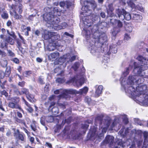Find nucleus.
Returning <instances> with one entry per match:
<instances>
[{"mask_svg":"<svg viewBox=\"0 0 148 148\" xmlns=\"http://www.w3.org/2000/svg\"><path fill=\"white\" fill-rule=\"evenodd\" d=\"M25 82L24 81H22L21 82H19L18 83V85L22 88L24 87L25 85Z\"/></svg>","mask_w":148,"mask_h":148,"instance_id":"6e6d98bb","label":"nucleus"},{"mask_svg":"<svg viewBox=\"0 0 148 148\" xmlns=\"http://www.w3.org/2000/svg\"><path fill=\"white\" fill-rule=\"evenodd\" d=\"M105 122L106 123H104V125L106 128H108L111 123V120L110 119H106Z\"/></svg>","mask_w":148,"mask_h":148,"instance_id":"37998d69","label":"nucleus"},{"mask_svg":"<svg viewBox=\"0 0 148 148\" xmlns=\"http://www.w3.org/2000/svg\"><path fill=\"white\" fill-rule=\"evenodd\" d=\"M114 9L113 7L112 4H110L108 5V8L107 9V11H114Z\"/></svg>","mask_w":148,"mask_h":148,"instance_id":"13d9d810","label":"nucleus"},{"mask_svg":"<svg viewBox=\"0 0 148 148\" xmlns=\"http://www.w3.org/2000/svg\"><path fill=\"white\" fill-rule=\"evenodd\" d=\"M72 119V117L71 116H69L67 119H65L64 120V122L67 123H69L71 122V120Z\"/></svg>","mask_w":148,"mask_h":148,"instance_id":"680f3d73","label":"nucleus"},{"mask_svg":"<svg viewBox=\"0 0 148 148\" xmlns=\"http://www.w3.org/2000/svg\"><path fill=\"white\" fill-rule=\"evenodd\" d=\"M27 110L29 113H32L33 112L34 110L31 106L28 108L27 109Z\"/></svg>","mask_w":148,"mask_h":148,"instance_id":"338daca9","label":"nucleus"},{"mask_svg":"<svg viewBox=\"0 0 148 148\" xmlns=\"http://www.w3.org/2000/svg\"><path fill=\"white\" fill-rule=\"evenodd\" d=\"M8 44L6 42H5L4 43H2L1 44V47L2 48H5L6 49H8Z\"/></svg>","mask_w":148,"mask_h":148,"instance_id":"3c124183","label":"nucleus"},{"mask_svg":"<svg viewBox=\"0 0 148 148\" xmlns=\"http://www.w3.org/2000/svg\"><path fill=\"white\" fill-rule=\"evenodd\" d=\"M7 81L5 80L2 83L1 81L0 80V86L1 88L2 89H5V83Z\"/></svg>","mask_w":148,"mask_h":148,"instance_id":"4d7b16f0","label":"nucleus"},{"mask_svg":"<svg viewBox=\"0 0 148 148\" xmlns=\"http://www.w3.org/2000/svg\"><path fill=\"white\" fill-rule=\"evenodd\" d=\"M16 43L17 44V47L18 49L21 52H22L23 48L22 47L21 42L20 40H17L16 41Z\"/></svg>","mask_w":148,"mask_h":148,"instance_id":"473e14b6","label":"nucleus"},{"mask_svg":"<svg viewBox=\"0 0 148 148\" xmlns=\"http://www.w3.org/2000/svg\"><path fill=\"white\" fill-rule=\"evenodd\" d=\"M66 59L64 57H60L59 58L58 61V64H62L66 61Z\"/></svg>","mask_w":148,"mask_h":148,"instance_id":"ea45409f","label":"nucleus"},{"mask_svg":"<svg viewBox=\"0 0 148 148\" xmlns=\"http://www.w3.org/2000/svg\"><path fill=\"white\" fill-rule=\"evenodd\" d=\"M134 70L136 69L139 68L138 70L137 71V74L138 76H140L141 77L138 78V79L136 80L137 78L136 76H131L130 75L128 77V79L129 80V82H128L127 84L128 85L130 84V85L131 86H132L134 84V82L135 81L137 84H142L144 81L145 79L144 78L145 77L146 75H145L143 74H142V71H143V65H141L140 66L136 62H134ZM132 86H129L128 87V89L130 90L129 87ZM130 92L132 90L131 88Z\"/></svg>","mask_w":148,"mask_h":148,"instance_id":"f257e3e1","label":"nucleus"},{"mask_svg":"<svg viewBox=\"0 0 148 148\" xmlns=\"http://www.w3.org/2000/svg\"><path fill=\"white\" fill-rule=\"evenodd\" d=\"M1 12L2 13L1 14V16L2 18L7 19L9 18L8 14L5 8L1 9Z\"/></svg>","mask_w":148,"mask_h":148,"instance_id":"f3484780","label":"nucleus"},{"mask_svg":"<svg viewBox=\"0 0 148 148\" xmlns=\"http://www.w3.org/2000/svg\"><path fill=\"white\" fill-rule=\"evenodd\" d=\"M133 1V0H128L127 1V3L128 5L130 6L131 7H133L134 5V3Z\"/></svg>","mask_w":148,"mask_h":148,"instance_id":"864d4df0","label":"nucleus"},{"mask_svg":"<svg viewBox=\"0 0 148 148\" xmlns=\"http://www.w3.org/2000/svg\"><path fill=\"white\" fill-rule=\"evenodd\" d=\"M3 95L7 97L8 96V94L5 90H4L2 91H0V97H2Z\"/></svg>","mask_w":148,"mask_h":148,"instance_id":"e433bc0d","label":"nucleus"},{"mask_svg":"<svg viewBox=\"0 0 148 148\" xmlns=\"http://www.w3.org/2000/svg\"><path fill=\"white\" fill-rule=\"evenodd\" d=\"M55 121L57 122V124L54 127V132L55 133H59L60 129L63 127V125L62 124H58L59 123V120L58 119H56Z\"/></svg>","mask_w":148,"mask_h":148,"instance_id":"f8f14e48","label":"nucleus"},{"mask_svg":"<svg viewBox=\"0 0 148 148\" xmlns=\"http://www.w3.org/2000/svg\"><path fill=\"white\" fill-rule=\"evenodd\" d=\"M110 22L113 25H117L118 27V29L121 28L123 27V24L122 22L120 20H118L116 19H111L110 21Z\"/></svg>","mask_w":148,"mask_h":148,"instance_id":"1a4fd4ad","label":"nucleus"},{"mask_svg":"<svg viewBox=\"0 0 148 148\" xmlns=\"http://www.w3.org/2000/svg\"><path fill=\"white\" fill-rule=\"evenodd\" d=\"M103 117L104 116L102 115H98L95 118V120L96 122H99V124L101 125Z\"/></svg>","mask_w":148,"mask_h":148,"instance_id":"412c9836","label":"nucleus"},{"mask_svg":"<svg viewBox=\"0 0 148 148\" xmlns=\"http://www.w3.org/2000/svg\"><path fill=\"white\" fill-rule=\"evenodd\" d=\"M68 93H67L66 92H65L64 91V92L62 93V94L60 95H59L60 97L62 98H67L68 97Z\"/></svg>","mask_w":148,"mask_h":148,"instance_id":"8fccbe9b","label":"nucleus"},{"mask_svg":"<svg viewBox=\"0 0 148 148\" xmlns=\"http://www.w3.org/2000/svg\"><path fill=\"white\" fill-rule=\"evenodd\" d=\"M45 121H46V118L45 116L41 117L40 118V122L42 125L44 126L46 125Z\"/></svg>","mask_w":148,"mask_h":148,"instance_id":"58836bf2","label":"nucleus"},{"mask_svg":"<svg viewBox=\"0 0 148 148\" xmlns=\"http://www.w3.org/2000/svg\"><path fill=\"white\" fill-rule=\"evenodd\" d=\"M21 29L22 32H24L26 29L27 31L25 32V35L26 36L29 35V32L31 30V27H30L28 26L26 27L25 25H22L21 26Z\"/></svg>","mask_w":148,"mask_h":148,"instance_id":"4468645a","label":"nucleus"},{"mask_svg":"<svg viewBox=\"0 0 148 148\" xmlns=\"http://www.w3.org/2000/svg\"><path fill=\"white\" fill-rule=\"evenodd\" d=\"M55 34V33L53 32H45L43 34L42 36L45 40L51 39V40H53V41H54V39L53 38H55L56 36V35H54Z\"/></svg>","mask_w":148,"mask_h":148,"instance_id":"423d86ee","label":"nucleus"},{"mask_svg":"<svg viewBox=\"0 0 148 148\" xmlns=\"http://www.w3.org/2000/svg\"><path fill=\"white\" fill-rule=\"evenodd\" d=\"M126 12V11L123 9H118L116 10V13L119 17H120L121 15H123Z\"/></svg>","mask_w":148,"mask_h":148,"instance_id":"a878e982","label":"nucleus"},{"mask_svg":"<svg viewBox=\"0 0 148 148\" xmlns=\"http://www.w3.org/2000/svg\"><path fill=\"white\" fill-rule=\"evenodd\" d=\"M60 56L59 53L58 52H53L51 53L49 56L52 59H55L58 58Z\"/></svg>","mask_w":148,"mask_h":148,"instance_id":"bb28decb","label":"nucleus"},{"mask_svg":"<svg viewBox=\"0 0 148 148\" xmlns=\"http://www.w3.org/2000/svg\"><path fill=\"white\" fill-rule=\"evenodd\" d=\"M64 92L68 94L71 95L78 94V91L75 90L73 89H66L64 90Z\"/></svg>","mask_w":148,"mask_h":148,"instance_id":"5701e85b","label":"nucleus"},{"mask_svg":"<svg viewBox=\"0 0 148 148\" xmlns=\"http://www.w3.org/2000/svg\"><path fill=\"white\" fill-rule=\"evenodd\" d=\"M120 29L116 27L114 28V31L112 32V34L114 36H116V34L120 31Z\"/></svg>","mask_w":148,"mask_h":148,"instance_id":"c9c22d12","label":"nucleus"},{"mask_svg":"<svg viewBox=\"0 0 148 148\" xmlns=\"http://www.w3.org/2000/svg\"><path fill=\"white\" fill-rule=\"evenodd\" d=\"M11 61L16 64H18L20 63L19 60L17 58H14L11 59Z\"/></svg>","mask_w":148,"mask_h":148,"instance_id":"49530a36","label":"nucleus"},{"mask_svg":"<svg viewBox=\"0 0 148 148\" xmlns=\"http://www.w3.org/2000/svg\"><path fill=\"white\" fill-rule=\"evenodd\" d=\"M11 86L12 89L11 90H12L13 92L17 95H18L20 93V91L19 90L17 86L16 85L13 84L11 85Z\"/></svg>","mask_w":148,"mask_h":148,"instance_id":"393cba45","label":"nucleus"},{"mask_svg":"<svg viewBox=\"0 0 148 148\" xmlns=\"http://www.w3.org/2000/svg\"><path fill=\"white\" fill-rule=\"evenodd\" d=\"M58 16H53V17L52 18V20L51 21V25H52L53 26L55 27H56L57 25H58L60 21V18L57 17Z\"/></svg>","mask_w":148,"mask_h":148,"instance_id":"9b49d317","label":"nucleus"},{"mask_svg":"<svg viewBox=\"0 0 148 148\" xmlns=\"http://www.w3.org/2000/svg\"><path fill=\"white\" fill-rule=\"evenodd\" d=\"M14 119L15 122L16 123L21 124L26 127L27 126L26 122L24 119H20L18 117H15Z\"/></svg>","mask_w":148,"mask_h":148,"instance_id":"aec40b11","label":"nucleus"},{"mask_svg":"<svg viewBox=\"0 0 148 148\" xmlns=\"http://www.w3.org/2000/svg\"><path fill=\"white\" fill-rule=\"evenodd\" d=\"M143 142V139H141L137 141L136 143L138 147L139 148L142 145Z\"/></svg>","mask_w":148,"mask_h":148,"instance_id":"5fc2aeb1","label":"nucleus"},{"mask_svg":"<svg viewBox=\"0 0 148 148\" xmlns=\"http://www.w3.org/2000/svg\"><path fill=\"white\" fill-rule=\"evenodd\" d=\"M18 35L19 38H20L22 40V43L24 44H25V40L23 38L21 35V34L19 33H18Z\"/></svg>","mask_w":148,"mask_h":148,"instance_id":"0e129e2a","label":"nucleus"},{"mask_svg":"<svg viewBox=\"0 0 148 148\" xmlns=\"http://www.w3.org/2000/svg\"><path fill=\"white\" fill-rule=\"evenodd\" d=\"M0 110H1L3 111H5V110L3 107L2 102L1 101H0Z\"/></svg>","mask_w":148,"mask_h":148,"instance_id":"69168bd1","label":"nucleus"},{"mask_svg":"<svg viewBox=\"0 0 148 148\" xmlns=\"http://www.w3.org/2000/svg\"><path fill=\"white\" fill-rule=\"evenodd\" d=\"M46 121L48 123H51L54 120V118L53 116L50 115L46 117Z\"/></svg>","mask_w":148,"mask_h":148,"instance_id":"7c9ffc66","label":"nucleus"},{"mask_svg":"<svg viewBox=\"0 0 148 148\" xmlns=\"http://www.w3.org/2000/svg\"><path fill=\"white\" fill-rule=\"evenodd\" d=\"M29 90L27 88H23L21 89V91H20V93L19 95H21L22 94H25L26 95L29 94Z\"/></svg>","mask_w":148,"mask_h":148,"instance_id":"c756f323","label":"nucleus"},{"mask_svg":"<svg viewBox=\"0 0 148 148\" xmlns=\"http://www.w3.org/2000/svg\"><path fill=\"white\" fill-rule=\"evenodd\" d=\"M10 100L8 104V106L12 109H19L22 113H24V111L19 104L20 101V98L17 96L12 97L10 99H8Z\"/></svg>","mask_w":148,"mask_h":148,"instance_id":"20e7f679","label":"nucleus"},{"mask_svg":"<svg viewBox=\"0 0 148 148\" xmlns=\"http://www.w3.org/2000/svg\"><path fill=\"white\" fill-rule=\"evenodd\" d=\"M44 79L41 76H40L38 78V82L41 84H45L44 81Z\"/></svg>","mask_w":148,"mask_h":148,"instance_id":"a18cd8bd","label":"nucleus"},{"mask_svg":"<svg viewBox=\"0 0 148 148\" xmlns=\"http://www.w3.org/2000/svg\"><path fill=\"white\" fill-rule=\"evenodd\" d=\"M5 41L7 43H8V44L9 43L11 45H13L14 43V40L10 36L6 38L5 40Z\"/></svg>","mask_w":148,"mask_h":148,"instance_id":"cd10ccee","label":"nucleus"},{"mask_svg":"<svg viewBox=\"0 0 148 148\" xmlns=\"http://www.w3.org/2000/svg\"><path fill=\"white\" fill-rule=\"evenodd\" d=\"M145 58L143 57L142 56H138L137 58V59L140 62V63L141 64H142L143 61H144V60Z\"/></svg>","mask_w":148,"mask_h":148,"instance_id":"603ef678","label":"nucleus"},{"mask_svg":"<svg viewBox=\"0 0 148 148\" xmlns=\"http://www.w3.org/2000/svg\"><path fill=\"white\" fill-rule=\"evenodd\" d=\"M70 128L69 126L65 127L63 130V133L64 136H66L68 138H70L71 133L70 132Z\"/></svg>","mask_w":148,"mask_h":148,"instance_id":"ddd939ff","label":"nucleus"},{"mask_svg":"<svg viewBox=\"0 0 148 148\" xmlns=\"http://www.w3.org/2000/svg\"><path fill=\"white\" fill-rule=\"evenodd\" d=\"M18 8L19 10L18 11V14L16 10H14L13 11V17L15 19L17 20H21L23 19V16L21 15L23 11V5L22 4L19 3Z\"/></svg>","mask_w":148,"mask_h":148,"instance_id":"39448f33","label":"nucleus"},{"mask_svg":"<svg viewBox=\"0 0 148 148\" xmlns=\"http://www.w3.org/2000/svg\"><path fill=\"white\" fill-rule=\"evenodd\" d=\"M36 123V121H33L32 123L30 125V127L32 130L34 132H36L37 130Z\"/></svg>","mask_w":148,"mask_h":148,"instance_id":"72a5a7b5","label":"nucleus"},{"mask_svg":"<svg viewBox=\"0 0 148 148\" xmlns=\"http://www.w3.org/2000/svg\"><path fill=\"white\" fill-rule=\"evenodd\" d=\"M26 97L29 101L31 102L34 103L36 101V100L34 97V95L29 92L27 95Z\"/></svg>","mask_w":148,"mask_h":148,"instance_id":"a211bd4d","label":"nucleus"},{"mask_svg":"<svg viewBox=\"0 0 148 148\" xmlns=\"http://www.w3.org/2000/svg\"><path fill=\"white\" fill-rule=\"evenodd\" d=\"M82 10L85 11V12H87L88 11L90 10V7L88 5H85L84 6H83L82 8Z\"/></svg>","mask_w":148,"mask_h":148,"instance_id":"a19ab883","label":"nucleus"},{"mask_svg":"<svg viewBox=\"0 0 148 148\" xmlns=\"http://www.w3.org/2000/svg\"><path fill=\"white\" fill-rule=\"evenodd\" d=\"M71 3L69 1H60L59 4L60 6L64 8V7L66 5V8H69L71 6Z\"/></svg>","mask_w":148,"mask_h":148,"instance_id":"dca6fc26","label":"nucleus"},{"mask_svg":"<svg viewBox=\"0 0 148 148\" xmlns=\"http://www.w3.org/2000/svg\"><path fill=\"white\" fill-rule=\"evenodd\" d=\"M0 55L2 57H5L7 56L6 53L0 49Z\"/></svg>","mask_w":148,"mask_h":148,"instance_id":"e2e57ef3","label":"nucleus"},{"mask_svg":"<svg viewBox=\"0 0 148 148\" xmlns=\"http://www.w3.org/2000/svg\"><path fill=\"white\" fill-rule=\"evenodd\" d=\"M84 123V124H82L81 128L86 131L89 126V124L90 123L89 120H86L85 121Z\"/></svg>","mask_w":148,"mask_h":148,"instance_id":"4be33fe9","label":"nucleus"},{"mask_svg":"<svg viewBox=\"0 0 148 148\" xmlns=\"http://www.w3.org/2000/svg\"><path fill=\"white\" fill-rule=\"evenodd\" d=\"M9 7L10 8V10H13V11L14 10H16L17 8V5L16 4H12L10 6H9Z\"/></svg>","mask_w":148,"mask_h":148,"instance_id":"09e8293b","label":"nucleus"},{"mask_svg":"<svg viewBox=\"0 0 148 148\" xmlns=\"http://www.w3.org/2000/svg\"><path fill=\"white\" fill-rule=\"evenodd\" d=\"M108 15L110 17H115L116 15L114 14V11H107Z\"/></svg>","mask_w":148,"mask_h":148,"instance_id":"de8ad7c7","label":"nucleus"},{"mask_svg":"<svg viewBox=\"0 0 148 148\" xmlns=\"http://www.w3.org/2000/svg\"><path fill=\"white\" fill-rule=\"evenodd\" d=\"M14 136L18 140L21 141H23L24 140V134L21 133L18 129H17L16 131L14 132Z\"/></svg>","mask_w":148,"mask_h":148,"instance_id":"6e6552de","label":"nucleus"},{"mask_svg":"<svg viewBox=\"0 0 148 148\" xmlns=\"http://www.w3.org/2000/svg\"><path fill=\"white\" fill-rule=\"evenodd\" d=\"M114 138L113 136L108 135L106 137L104 142L106 144L109 143L110 145H112L113 143Z\"/></svg>","mask_w":148,"mask_h":148,"instance_id":"9d476101","label":"nucleus"},{"mask_svg":"<svg viewBox=\"0 0 148 148\" xmlns=\"http://www.w3.org/2000/svg\"><path fill=\"white\" fill-rule=\"evenodd\" d=\"M110 50L112 53H116L117 52V49L115 47H113V46L111 45L110 46Z\"/></svg>","mask_w":148,"mask_h":148,"instance_id":"79ce46f5","label":"nucleus"},{"mask_svg":"<svg viewBox=\"0 0 148 148\" xmlns=\"http://www.w3.org/2000/svg\"><path fill=\"white\" fill-rule=\"evenodd\" d=\"M88 88L86 86H85L83 88L80 89L79 91H78V94L82 95L83 94H86L88 92Z\"/></svg>","mask_w":148,"mask_h":148,"instance_id":"6ab92c4d","label":"nucleus"},{"mask_svg":"<svg viewBox=\"0 0 148 148\" xmlns=\"http://www.w3.org/2000/svg\"><path fill=\"white\" fill-rule=\"evenodd\" d=\"M56 80L58 82L60 83H62L64 82L63 79L60 77L57 78Z\"/></svg>","mask_w":148,"mask_h":148,"instance_id":"bf43d9fd","label":"nucleus"},{"mask_svg":"<svg viewBox=\"0 0 148 148\" xmlns=\"http://www.w3.org/2000/svg\"><path fill=\"white\" fill-rule=\"evenodd\" d=\"M142 18V16L140 14H133L132 19L135 21L141 20Z\"/></svg>","mask_w":148,"mask_h":148,"instance_id":"b1692460","label":"nucleus"},{"mask_svg":"<svg viewBox=\"0 0 148 148\" xmlns=\"http://www.w3.org/2000/svg\"><path fill=\"white\" fill-rule=\"evenodd\" d=\"M103 87L102 85H99L95 92V96L96 97H98L102 93Z\"/></svg>","mask_w":148,"mask_h":148,"instance_id":"2eb2a0df","label":"nucleus"},{"mask_svg":"<svg viewBox=\"0 0 148 148\" xmlns=\"http://www.w3.org/2000/svg\"><path fill=\"white\" fill-rule=\"evenodd\" d=\"M56 104L55 102H52L51 103L49 107V109L50 110L52 114L56 115L59 113V110L57 107L54 106Z\"/></svg>","mask_w":148,"mask_h":148,"instance_id":"0eeeda50","label":"nucleus"},{"mask_svg":"<svg viewBox=\"0 0 148 148\" xmlns=\"http://www.w3.org/2000/svg\"><path fill=\"white\" fill-rule=\"evenodd\" d=\"M60 10L57 8L55 7L53 11L49 13H46L43 15L44 20L49 24H51L52 18L54 16H60Z\"/></svg>","mask_w":148,"mask_h":148,"instance_id":"7ed1b4c3","label":"nucleus"},{"mask_svg":"<svg viewBox=\"0 0 148 148\" xmlns=\"http://www.w3.org/2000/svg\"><path fill=\"white\" fill-rule=\"evenodd\" d=\"M130 89L131 88L132 90L131 92H135L137 91L138 92V96L142 95L145 100H148V89H147V86L146 85L143 84L140 86H138L135 89L133 86L129 87Z\"/></svg>","mask_w":148,"mask_h":148,"instance_id":"f03ea898","label":"nucleus"},{"mask_svg":"<svg viewBox=\"0 0 148 148\" xmlns=\"http://www.w3.org/2000/svg\"><path fill=\"white\" fill-rule=\"evenodd\" d=\"M142 64H144L148 65V58H145L144 61H143Z\"/></svg>","mask_w":148,"mask_h":148,"instance_id":"774afa93","label":"nucleus"},{"mask_svg":"<svg viewBox=\"0 0 148 148\" xmlns=\"http://www.w3.org/2000/svg\"><path fill=\"white\" fill-rule=\"evenodd\" d=\"M6 50L7 51L8 56L12 58L15 56V54L12 50H8V49H6Z\"/></svg>","mask_w":148,"mask_h":148,"instance_id":"4c0bfd02","label":"nucleus"},{"mask_svg":"<svg viewBox=\"0 0 148 148\" xmlns=\"http://www.w3.org/2000/svg\"><path fill=\"white\" fill-rule=\"evenodd\" d=\"M56 48V46L52 45V44H49L47 47V49L49 51H53Z\"/></svg>","mask_w":148,"mask_h":148,"instance_id":"f704fd0d","label":"nucleus"},{"mask_svg":"<svg viewBox=\"0 0 148 148\" xmlns=\"http://www.w3.org/2000/svg\"><path fill=\"white\" fill-rule=\"evenodd\" d=\"M9 35L14 38V39H15L16 38V36L15 35V32L13 31H12L9 34Z\"/></svg>","mask_w":148,"mask_h":148,"instance_id":"052dcab7","label":"nucleus"},{"mask_svg":"<svg viewBox=\"0 0 148 148\" xmlns=\"http://www.w3.org/2000/svg\"><path fill=\"white\" fill-rule=\"evenodd\" d=\"M124 18L127 21L130 20L131 18V14L129 13L126 12L123 15Z\"/></svg>","mask_w":148,"mask_h":148,"instance_id":"2f4dec72","label":"nucleus"},{"mask_svg":"<svg viewBox=\"0 0 148 148\" xmlns=\"http://www.w3.org/2000/svg\"><path fill=\"white\" fill-rule=\"evenodd\" d=\"M11 72V68L10 66L6 67L5 73V75L6 77H8L10 76Z\"/></svg>","mask_w":148,"mask_h":148,"instance_id":"c85d7f7f","label":"nucleus"},{"mask_svg":"<svg viewBox=\"0 0 148 148\" xmlns=\"http://www.w3.org/2000/svg\"><path fill=\"white\" fill-rule=\"evenodd\" d=\"M0 63L2 66L4 67L7 65L8 62L7 60H2L0 62Z\"/></svg>","mask_w":148,"mask_h":148,"instance_id":"c03bdc74","label":"nucleus"}]
</instances>
